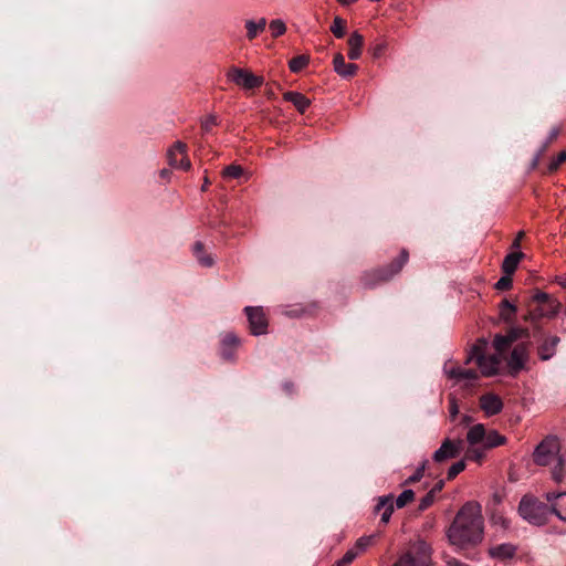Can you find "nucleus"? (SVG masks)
<instances>
[{"instance_id": "obj_52", "label": "nucleus", "mask_w": 566, "mask_h": 566, "mask_svg": "<svg viewBox=\"0 0 566 566\" xmlns=\"http://www.w3.org/2000/svg\"><path fill=\"white\" fill-rule=\"evenodd\" d=\"M342 6H349V4H353L355 2H357L358 0H337Z\"/></svg>"}, {"instance_id": "obj_36", "label": "nucleus", "mask_w": 566, "mask_h": 566, "mask_svg": "<svg viewBox=\"0 0 566 566\" xmlns=\"http://www.w3.org/2000/svg\"><path fill=\"white\" fill-rule=\"evenodd\" d=\"M218 124V119L216 115H208L201 120V128L208 133L211 130L213 126Z\"/></svg>"}, {"instance_id": "obj_7", "label": "nucleus", "mask_w": 566, "mask_h": 566, "mask_svg": "<svg viewBox=\"0 0 566 566\" xmlns=\"http://www.w3.org/2000/svg\"><path fill=\"white\" fill-rule=\"evenodd\" d=\"M227 78L240 86L243 90H253L260 87L263 84V77L254 75L252 72L240 69V67H231L227 72Z\"/></svg>"}, {"instance_id": "obj_54", "label": "nucleus", "mask_w": 566, "mask_h": 566, "mask_svg": "<svg viewBox=\"0 0 566 566\" xmlns=\"http://www.w3.org/2000/svg\"><path fill=\"white\" fill-rule=\"evenodd\" d=\"M209 185V180L208 178L205 179V182H203V186H202V190H206V187Z\"/></svg>"}, {"instance_id": "obj_53", "label": "nucleus", "mask_w": 566, "mask_h": 566, "mask_svg": "<svg viewBox=\"0 0 566 566\" xmlns=\"http://www.w3.org/2000/svg\"><path fill=\"white\" fill-rule=\"evenodd\" d=\"M169 175H170V171L168 169H163L160 171V177H163V178H168Z\"/></svg>"}, {"instance_id": "obj_12", "label": "nucleus", "mask_w": 566, "mask_h": 566, "mask_svg": "<svg viewBox=\"0 0 566 566\" xmlns=\"http://www.w3.org/2000/svg\"><path fill=\"white\" fill-rule=\"evenodd\" d=\"M545 497L551 504L549 513H554L559 520L566 522V492H548Z\"/></svg>"}, {"instance_id": "obj_28", "label": "nucleus", "mask_w": 566, "mask_h": 566, "mask_svg": "<svg viewBox=\"0 0 566 566\" xmlns=\"http://www.w3.org/2000/svg\"><path fill=\"white\" fill-rule=\"evenodd\" d=\"M307 63H308L307 56L298 55V56L293 57L290 61L289 66L292 72L297 73L301 70H303L307 65Z\"/></svg>"}, {"instance_id": "obj_47", "label": "nucleus", "mask_w": 566, "mask_h": 566, "mask_svg": "<svg viewBox=\"0 0 566 566\" xmlns=\"http://www.w3.org/2000/svg\"><path fill=\"white\" fill-rule=\"evenodd\" d=\"M447 565H448V566H469V565H467V564H464V563H462V562H460V560H458V559H455V558H450V559L447 562Z\"/></svg>"}, {"instance_id": "obj_13", "label": "nucleus", "mask_w": 566, "mask_h": 566, "mask_svg": "<svg viewBox=\"0 0 566 566\" xmlns=\"http://www.w3.org/2000/svg\"><path fill=\"white\" fill-rule=\"evenodd\" d=\"M480 408L486 416H494L502 411V399L492 392L484 394L480 397Z\"/></svg>"}, {"instance_id": "obj_14", "label": "nucleus", "mask_w": 566, "mask_h": 566, "mask_svg": "<svg viewBox=\"0 0 566 566\" xmlns=\"http://www.w3.org/2000/svg\"><path fill=\"white\" fill-rule=\"evenodd\" d=\"M417 549L421 554V557L419 559L415 558L411 553H407L403 556H401L394 566H417L418 563H421L424 565L427 563V559L429 557V547L424 542H419L417 544Z\"/></svg>"}, {"instance_id": "obj_37", "label": "nucleus", "mask_w": 566, "mask_h": 566, "mask_svg": "<svg viewBox=\"0 0 566 566\" xmlns=\"http://www.w3.org/2000/svg\"><path fill=\"white\" fill-rule=\"evenodd\" d=\"M394 510H395L394 500H390V502L386 505L384 511L380 513L381 514V518H380L381 523L387 524L390 521Z\"/></svg>"}, {"instance_id": "obj_24", "label": "nucleus", "mask_w": 566, "mask_h": 566, "mask_svg": "<svg viewBox=\"0 0 566 566\" xmlns=\"http://www.w3.org/2000/svg\"><path fill=\"white\" fill-rule=\"evenodd\" d=\"M506 441L505 437L500 434L495 430H491L485 433L483 446L484 448L491 449L504 444Z\"/></svg>"}, {"instance_id": "obj_23", "label": "nucleus", "mask_w": 566, "mask_h": 566, "mask_svg": "<svg viewBox=\"0 0 566 566\" xmlns=\"http://www.w3.org/2000/svg\"><path fill=\"white\" fill-rule=\"evenodd\" d=\"M485 428L483 424L478 423L470 428L467 434V440L471 446L483 443L485 437Z\"/></svg>"}, {"instance_id": "obj_22", "label": "nucleus", "mask_w": 566, "mask_h": 566, "mask_svg": "<svg viewBox=\"0 0 566 566\" xmlns=\"http://www.w3.org/2000/svg\"><path fill=\"white\" fill-rule=\"evenodd\" d=\"M266 19L260 18L258 21L247 20L245 29H247V38L249 40L255 39L260 33L265 30Z\"/></svg>"}, {"instance_id": "obj_41", "label": "nucleus", "mask_w": 566, "mask_h": 566, "mask_svg": "<svg viewBox=\"0 0 566 566\" xmlns=\"http://www.w3.org/2000/svg\"><path fill=\"white\" fill-rule=\"evenodd\" d=\"M358 555V552L355 549H349L345 553V555L339 560V566H347L349 565Z\"/></svg>"}, {"instance_id": "obj_27", "label": "nucleus", "mask_w": 566, "mask_h": 566, "mask_svg": "<svg viewBox=\"0 0 566 566\" xmlns=\"http://www.w3.org/2000/svg\"><path fill=\"white\" fill-rule=\"evenodd\" d=\"M415 499V492L410 489L402 491L399 496L396 499V506L398 509L405 507L408 503L413 501Z\"/></svg>"}, {"instance_id": "obj_1", "label": "nucleus", "mask_w": 566, "mask_h": 566, "mask_svg": "<svg viewBox=\"0 0 566 566\" xmlns=\"http://www.w3.org/2000/svg\"><path fill=\"white\" fill-rule=\"evenodd\" d=\"M512 340L509 335L496 334L493 339V348L495 353H490L489 342L485 338H479L471 347L465 364L474 363L479 371L465 367H444V371L449 378L457 381H474L480 376L492 377L500 370L503 354L511 347Z\"/></svg>"}, {"instance_id": "obj_39", "label": "nucleus", "mask_w": 566, "mask_h": 566, "mask_svg": "<svg viewBox=\"0 0 566 566\" xmlns=\"http://www.w3.org/2000/svg\"><path fill=\"white\" fill-rule=\"evenodd\" d=\"M564 161H566V151H560L548 165L551 171L556 170Z\"/></svg>"}, {"instance_id": "obj_21", "label": "nucleus", "mask_w": 566, "mask_h": 566, "mask_svg": "<svg viewBox=\"0 0 566 566\" xmlns=\"http://www.w3.org/2000/svg\"><path fill=\"white\" fill-rule=\"evenodd\" d=\"M192 252H193L196 259L198 260V262L200 263V265H202L205 268H211L213 265L214 260L210 254H207L205 252V247H203L202 242H200V241L195 242L192 245Z\"/></svg>"}, {"instance_id": "obj_5", "label": "nucleus", "mask_w": 566, "mask_h": 566, "mask_svg": "<svg viewBox=\"0 0 566 566\" xmlns=\"http://www.w3.org/2000/svg\"><path fill=\"white\" fill-rule=\"evenodd\" d=\"M520 515L534 525H543L549 515L547 504L532 496H524L518 505Z\"/></svg>"}, {"instance_id": "obj_15", "label": "nucleus", "mask_w": 566, "mask_h": 566, "mask_svg": "<svg viewBox=\"0 0 566 566\" xmlns=\"http://www.w3.org/2000/svg\"><path fill=\"white\" fill-rule=\"evenodd\" d=\"M334 71L344 78L353 77L358 70V66L354 63H346L345 57L342 53H336L333 59Z\"/></svg>"}, {"instance_id": "obj_34", "label": "nucleus", "mask_w": 566, "mask_h": 566, "mask_svg": "<svg viewBox=\"0 0 566 566\" xmlns=\"http://www.w3.org/2000/svg\"><path fill=\"white\" fill-rule=\"evenodd\" d=\"M243 172V169L239 165H230L224 168L223 176L228 178H239Z\"/></svg>"}, {"instance_id": "obj_49", "label": "nucleus", "mask_w": 566, "mask_h": 566, "mask_svg": "<svg viewBox=\"0 0 566 566\" xmlns=\"http://www.w3.org/2000/svg\"><path fill=\"white\" fill-rule=\"evenodd\" d=\"M553 478L557 482L562 481L563 476H562V473H560V468L559 469L555 468V470L553 471Z\"/></svg>"}, {"instance_id": "obj_2", "label": "nucleus", "mask_w": 566, "mask_h": 566, "mask_svg": "<svg viewBox=\"0 0 566 566\" xmlns=\"http://www.w3.org/2000/svg\"><path fill=\"white\" fill-rule=\"evenodd\" d=\"M448 538L452 545L461 548L482 541L483 516L479 503L468 502L460 509L448 530Z\"/></svg>"}, {"instance_id": "obj_44", "label": "nucleus", "mask_w": 566, "mask_h": 566, "mask_svg": "<svg viewBox=\"0 0 566 566\" xmlns=\"http://www.w3.org/2000/svg\"><path fill=\"white\" fill-rule=\"evenodd\" d=\"M450 417L452 420H454V418L458 416L459 413V407L457 405V401L454 398H451L450 399Z\"/></svg>"}, {"instance_id": "obj_55", "label": "nucleus", "mask_w": 566, "mask_h": 566, "mask_svg": "<svg viewBox=\"0 0 566 566\" xmlns=\"http://www.w3.org/2000/svg\"><path fill=\"white\" fill-rule=\"evenodd\" d=\"M289 315H290V316H297L298 314H297L296 312H294V311H293V312H289Z\"/></svg>"}, {"instance_id": "obj_50", "label": "nucleus", "mask_w": 566, "mask_h": 566, "mask_svg": "<svg viewBox=\"0 0 566 566\" xmlns=\"http://www.w3.org/2000/svg\"><path fill=\"white\" fill-rule=\"evenodd\" d=\"M384 50V45L379 44L374 49V56H379Z\"/></svg>"}, {"instance_id": "obj_6", "label": "nucleus", "mask_w": 566, "mask_h": 566, "mask_svg": "<svg viewBox=\"0 0 566 566\" xmlns=\"http://www.w3.org/2000/svg\"><path fill=\"white\" fill-rule=\"evenodd\" d=\"M559 444L556 439H545L535 449L533 458L538 465H548L555 460L560 467L562 460L558 458Z\"/></svg>"}, {"instance_id": "obj_45", "label": "nucleus", "mask_w": 566, "mask_h": 566, "mask_svg": "<svg viewBox=\"0 0 566 566\" xmlns=\"http://www.w3.org/2000/svg\"><path fill=\"white\" fill-rule=\"evenodd\" d=\"M444 485V482L442 480H440L430 491L429 493H431L433 496L437 495V493H439L442 488Z\"/></svg>"}, {"instance_id": "obj_25", "label": "nucleus", "mask_w": 566, "mask_h": 566, "mask_svg": "<svg viewBox=\"0 0 566 566\" xmlns=\"http://www.w3.org/2000/svg\"><path fill=\"white\" fill-rule=\"evenodd\" d=\"M517 307L507 300H503L500 304V317L506 323H512Z\"/></svg>"}, {"instance_id": "obj_57", "label": "nucleus", "mask_w": 566, "mask_h": 566, "mask_svg": "<svg viewBox=\"0 0 566 566\" xmlns=\"http://www.w3.org/2000/svg\"><path fill=\"white\" fill-rule=\"evenodd\" d=\"M335 566H339V560L336 563V565H335Z\"/></svg>"}, {"instance_id": "obj_56", "label": "nucleus", "mask_w": 566, "mask_h": 566, "mask_svg": "<svg viewBox=\"0 0 566 566\" xmlns=\"http://www.w3.org/2000/svg\"><path fill=\"white\" fill-rule=\"evenodd\" d=\"M463 421H464L465 423H468V422L470 421V418H469L468 416H464V417H463Z\"/></svg>"}, {"instance_id": "obj_40", "label": "nucleus", "mask_w": 566, "mask_h": 566, "mask_svg": "<svg viewBox=\"0 0 566 566\" xmlns=\"http://www.w3.org/2000/svg\"><path fill=\"white\" fill-rule=\"evenodd\" d=\"M436 496H433L431 493H427L419 502L418 510L424 511L428 507H430L434 502Z\"/></svg>"}, {"instance_id": "obj_20", "label": "nucleus", "mask_w": 566, "mask_h": 566, "mask_svg": "<svg viewBox=\"0 0 566 566\" xmlns=\"http://www.w3.org/2000/svg\"><path fill=\"white\" fill-rule=\"evenodd\" d=\"M524 256L522 252H512L509 253L502 263V271L504 274L512 275L521 261V259Z\"/></svg>"}, {"instance_id": "obj_51", "label": "nucleus", "mask_w": 566, "mask_h": 566, "mask_svg": "<svg viewBox=\"0 0 566 566\" xmlns=\"http://www.w3.org/2000/svg\"><path fill=\"white\" fill-rule=\"evenodd\" d=\"M559 134V128H554L552 129L551 134H549V140H553L555 139Z\"/></svg>"}, {"instance_id": "obj_38", "label": "nucleus", "mask_w": 566, "mask_h": 566, "mask_svg": "<svg viewBox=\"0 0 566 566\" xmlns=\"http://www.w3.org/2000/svg\"><path fill=\"white\" fill-rule=\"evenodd\" d=\"M512 286L511 275L505 274L496 283L495 289L500 291L509 290Z\"/></svg>"}, {"instance_id": "obj_17", "label": "nucleus", "mask_w": 566, "mask_h": 566, "mask_svg": "<svg viewBox=\"0 0 566 566\" xmlns=\"http://www.w3.org/2000/svg\"><path fill=\"white\" fill-rule=\"evenodd\" d=\"M516 546L511 543H504L496 546H493L489 549V555L492 558L499 560L511 559L515 556Z\"/></svg>"}, {"instance_id": "obj_16", "label": "nucleus", "mask_w": 566, "mask_h": 566, "mask_svg": "<svg viewBox=\"0 0 566 566\" xmlns=\"http://www.w3.org/2000/svg\"><path fill=\"white\" fill-rule=\"evenodd\" d=\"M559 342L560 338L555 335L544 338L537 347V355L539 359L544 361L551 359L555 355Z\"/></svg>"}, {"instance_id": "obj_10", "label": "nucleus", "mask_w": 566, "mask_h": 566, "mask_svg": "<svg viewBox=\"0 0 566 566\" xmlns=\"http://www.w3.org/2000/svg\"><path fill=\"white\" fill-rule=\"evenodd\" d=\"M530 342L521 343L517 344L511 352V355L507 359V366L512 374L515 375L525 368V365L530 357Z\"/></svg>"}, {"instance_id": "obj_29", "label": "nucleus", "mask_w": 566, "mask_h": 566, "mask_svg": "<svg viewBox=\"0 0 566 566\" xmlns=\"http://www.w3.org/2000/svg\"><path fill=\"white\" fill-rule=\"evenodd\" d=\"M269 27L273 38L281 36L286 32V25L281 19L272 20Z\"/></svg>"}, {"instance_id": "obj_4", "label": "nucleus", "mask_w": 566, "mask_h": 566, "mask_svg": "<svg viewBox=\"0 0 566 566\" xmlns=\"http://www.w3.org/2000/svg\"><path fill=\"white\" fill-rule=\"evenodd\" d=\"M408 260L409 253L406 249H402L399 256L388 266L365 272L361 276L363 284L366 287H374L380 283L389 281L402 270Z\"/></svg>"}, {"instance_id": "obj_26", "label": "nucleus", "mask_w": 566, "mask_h": 566, "mask_svg": "<svg viewBox=\"0 0 566 566\" xmlns=\"http://www.w3.org/2000/svg\"><path fill=\"white\" fill-rule=\"evenodd\" d=\"M346 21L340 17H335L333 24L331 25L332 33L337 38L342 39L345 35Z\"/></svg>"}, {"instance_id": "obj_9", "label": "nucleus", "mask_w": 566, "mask_h": 566, "mask_svg": "<svg viewBox=\"0 0 566 566\" xmlns=\"http://www.w3.org/2000/svg\"><path fill=\"white\" fill-rule=\"evenodd\" d=\"M244 312L248 316L250 331L253 335H263L268 331V319L261 306H247Z\"/></svg>"}, {"instance_id": "obj_30", "label": "nucleus", "mask_w": 566, "mask_h": 566, "mask_svg": "<svg viewBox=\"0 0 566 566\" xmlns=\"http://www.w3.org/2000/svg\"><path fill=\"white\" fill-rule=\"evenodd\" d=\"M509 338L512 340V343H515L520 338H528L530 337V331L525 327H512L507 332Z\"/></svg>"}, {"instance_id": "obj_42", "label": "nucleus", "mask_w": 566, "mask_h": 566, "mask_svg": "<svg viewBox=\"0 0 566 566\" xmlns=\"http://www.w3.org/2000/svg\"><path fill=\"white\" fill-rule=\"evenodd\" d=\"M390 500H394L391 494L378 497V503L375 506V513H381Z\"/></svg>"}, {"instance_id": "obj_11", "label": "nucleus", "mask_w": 566, "mask_h": 566, "mask_svg": "<svg viewBox=\"0 0 566 566\" xmlns=\"http://www.w3.org/2000/svg\"><path fill=\"white\" fill-rule=\"evenodd\" d=\"M463 449V441L462 440H450L446 439L440 448L434 451L433 453V460L436 462H444L449 459L457 458Z\"/></svg>"}, {"instance_id": "obj_43", "label": "nucleus", "mask_w": 566, "mask_h": 566, "mask_svg": "<svg viewBox=\"0 0 566 566\" xmlns=\"http://www.w3.org/2000/svg\"><path fill=\"white\" fill-rule=\"evenodd\" d=\"M467 458L474 461H480L483 458V452L479 449H471L468 451Z\"/></svg>"}, {"instance_id": "obj_31", "label": "nucleus", "mask_w": 566, "mask_h": 566, "mask_svg": "<svg viewBox=\"0 0 566 566\" xmlns=\"http://www.w3.org/2000/svg\"><path fill=\"white\" fill-rule=\"evenodd\" d=\"M465 469V463L464 461H458L455 463H453L449 470H448V474H447V478L448 480H452L454 479L459 473H461L463 470Z\"/></svg>"}, {"instance_id": "obj_46", "label": "nucleus", "mask_w": 566, "mask_h": 566, "mask_svg": "<svg viewBox=\"0 0 566 566\" xmlns=\"http://www.w3.org/2000/svg\"><path fill=\"white\" fill-rule=\"evenodd\" d=\"M523 235H524V232H523V231H520V232L517 233V237L515 238V240H514V241H513V243H512V248H513V249H518V248H520L521 240H522Z\"/></svg>"}, {"instance_id": "obj_32", "label": "nucleus", "mask_w": 566, "mask_h": 566, "mask_svg": "<svg viewBox=\"0 0 566 566\" xmlns=\"http://www.w3.org/2000/svg\"><path fill=\"white\" fill-rule=\"evenodd\" d=\"M427 461L422 462L420 467L417 468L416 472L410 475L403 484H412L421 480L424 473Z\"/></svg>"}, {"instance_id": "obj_8", "label": "nucleus", "mask_w": 566, "mask_h": 566, "mask_svg": "<svg viewBox=\"0 0 566 566\" xmlns=\"http://www.w3.org/2000/svg\"><path fill=\"white\" fill-rule=\"evenodd\" d=\"M168 164L174 168L189 170L191 163L187 156V145L182 142H176L167 151Z\"/></svg>"}, {"instance_id": "obj_48", "label": "nucleus", "mask_w": 566, "mask_h": 566, "mask_svg": "<svg viewBox=\"0 0 566 566\" xmlns=\"http://www.w3.org/2000/svg\"><path fill=\"white\" fill-rule=\"evenodd\" d=\"M222 357L224 359H232L233 353L228 349V347H222Z\"/></svg>"}, {"instance_id": "obj_3", "label": "nucleus", "mask_w": 566, "mask_h": 566, "mask_svg": "<svg viewBox=\"0 0 566 566\" xmlns=\"http://www.w3.org/2000/svg\"><path fill=\"white\" fill-rule=\"evenodd\" d=\"M560 303L549 294L536 291L527 303L525 322L535 323L543 317H554L560 310Z\"/></svg>"}, {"instance_id": "obj_19", "label": "nucleus", "mask_w": 566, "mask_h": 566, "mask_svg": "<svg viewBox=\"0 0 566 566\" xmlns=\"http://www.w3.org/2000/svg\"><path fill=\"white\" fill-rule=\"evenodd\" d=\"M283 98L292 103L295 106V108L302 114L305 113V111L311 105L310 98H307L304 94L298 92L289 91L284 93Z\"/></svg>"}, {"instance_id": "obj_35", "label": "nucleus", "mask_w": 566, "mask_h": 566, "mask_svg": "<svg viewBox=\"0 0 566 566\" xmlns=\"http://www.w3.org/2000/svg\"><path fill=\"white\" fill-rule=\"evenodd\" d=\"M239 345V338L233 333H227L222 338V347H237Z\"/></svg>"}, {"instance_id": "obj_33", "label": "nucleus", "mask_w": 566, "mask_h": 566, "mask_svg": "<svg viewBox=\"0 0 566 566\" xmlns=\"http://www.w3.org/2000/svg\"><path fill=\"white\" fill-rule=\"evenodd\" d=\"M374 541H375V535L363 536L357 539V542L355 544V549L363 552L367 547H369L374 543Z\"/></svg>"}, {"instance_id": "obj_18", "label": "nucleus", "mask_w": 566, "mask_h": 566, "mask_svg": "<svg viewBox=\"0 0 566 566\" xmlns=\"http://www.w3.org/2000/svg\"><path fill=\"white\" fill-rule=\"evenodd\" d=\"M349 50L348 57L350 60H358L363 52L364 36L357 31L353 32L347 41Z\"/></svg>"}]
</instances>
